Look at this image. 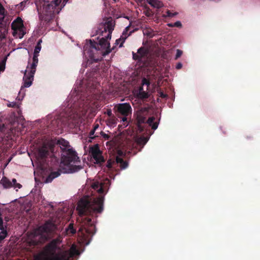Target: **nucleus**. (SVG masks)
Here are the masks:
<instances>
[{
  "label": "nucleus",
  "instance_id": "1",
  "mask_svg": "<svg viewBox=\"0 0 260 260\" xmlns=\"http://www.w3.org/2000/svg\"><path fill=\"white\" fill-rule=\"evenodd\" d=\"M111 34H108L106 38L98 37V41L89 40L87 41L84 46V52L88 56L89 58L94 62L101 61L103 57L109 54L112 50L114 49L113 47L110 48V43L108 39L111 38Z\"/></svg>",
  "mask_w": 260,
  "mask_h": 260
},
{
  "label": "nucleus",
  "instance_id": "2",
  "mask_svg": "<svg viewBox=\"0 0 260 260\" xmlns=\"http://www.w3.org/2000/svg\"><path fill=\"white\" fill-rule=\"evenodd\" d=\"M57 145L58 149L60 148L61 152V162L68 167L67 172L73 173L82 169L81 166L76 165L80 162V158L70 143L63 138H59L57 140Z\"/></svg>",
  "mask_w": 260,
  "mask_h": 260
},
{
  "label": "nucleus",
  "instance_id": "3",
  "mask_svg": "<svg viewBox=\"0 0 260 260\" xmlns=\"http://www.w3.org/2000/svg\"><path fill=\"white\" fill-rule=\"evenodd\" d=\"M104 197L90 198L86 196L81 199L78 203L77 210L80 215L101 213L104 209Z\"/></svg>",
  "mask_w": 260,
  "mask_h": 260
},
{
  "label": "nucleus",
  "instance_id": "4",
  "mask_svg": "<svg viewBox=\"0 0 260 260\" xmlns=\"http://www.w3.org/2000/svg\"><path fill=\"white\" fill-rule=\"evenodd\" d=\"M56 244L51 242L46 246L45 250L49 256L45 257L43 260H70L75 255L79 254V251L75 245H72L69 250H65L56 253Z\"/></svg>",
  "mask_w": 260,
  "mask_h": 260
},
{
  "label": "nucleus",
  "instance_id": "5",
  "mask_svg": "<svg viewBox=\"0 0 260 260\" xmlns=\"http://www.w3.org/2000/svg\"><path fill=\"white\" fill-rule=\"evenodd\" d=\"M58 151L57 140L44 142L39 148L38 151V159L41 164L44 163L46 158L51 154H54Z\"/></svg>",
  "mask_w": 260,
  "mask_h": 260
},
{
  "label": "nucleus",
  "instance_id": "6",
  "mask_svg": "<svg viewBox=\"0 0 260 260\" xmlns=\"http://www.w3.org/2000/svg\"><path fill=\"white\" fill-rule=\"evenodd\" d=\"M56 229L57 225L52 220H48L46 221L43 225L38 228V230L40 235L35 236V240L32 241L33 244L37 245L39 243H41L42 241L40 240V238L45 236L46 238L47 236L48 237L53 234Z\"/></svg>",
  "mask_w": 260,
  "mask_h": 260
},
{
  "label": "nucleus",
  "instance_id": "7",
  "mask_svg": "<svg viewBox=\"0 0 260 260\" xmlns=\"http://www.w3.org/2000/svg\"><path fill=\"white\" fill-rule=\"evenodd\" d=\"M116 116L121 119L123 122H127L128 117L132 114V108L129 103H124L116 104L113 108Z\"/></svg>",
  "mask_w": 260,
  "mask_h": 260
},
{
  "label": "nucleus",
  "instance_id": "8",
  "mask_svg": "<svg viewBox=\"0 0 260 260\" xmlns=\"http://www.w3.org/2000/svg\"><path fill=\"white\" fill-rule=\"evenodd\" d=\"M137 119L138 127L141 131H143V127L142 126L141 124L145 123H147L154 130L156 129L158 127V123L157 122H154L155 120L154 116L150 117L147 119L146 117L140 114L138 115Z\"/></svg>",
  "mask_w": 260,
  "mask_h": 260
},
{
  "label": "nucleus",
  "instance_id": "9",
  "mask_svg": "<svg viewBox=\"0 0 260 260\" xmlns=\"http://www.w3.org/2000/svg\"><path fill=\"white\" fill-rule=\"evenodd\" d=\"M120 165L121 169H125L128 167V162L124 161L122 158L117 156L110 158L107 161L106 167L109 170H112L115 169V165Z\"/></svg>",
  "mask_w": 260,
  "mask_h": 260
},
{
  "label": "nucleus",
  "instance_id": "10",
  "mask_svg": "<svg viewBox=\"0 0 260 260\" xmlns=\"http://www.w3.org/2000/svg\"><path fill=\"white\" fill-rule=\"evenodd\" d=\"M30 65V72L27 74V70L24 72L23 85L22 86L21 90L22 88L28 87L32 84V82L34 80V75L36 71L37 67L33 68L31 64Z\"/></svg>",
  "mask_w": 260,
  "mask_h": 260
},
{
  "label": "nucleus",
  "instance_id": "11",
  "mask_svg": "<svg viewBox=\"0 0 260 260\" xmlns=\"http://www.w3.org/2000/svg\"><path fill=\"white\" fill-rule=\"evenodd\" d=\"M114 26L115 22L111 18L108 19L99 25L96 32H112Z\"/></svg>",
  "mask_w": 260,
  "mask_h": 260
},
{
  "label": "nucleus",
  "instance_id": "12",
  "mask_svg": "<svg viewBox=\"0 0 260 260\" xmlns=\"http://www.w3.org/2000/svg\"><path fill=\"white\" fill-rule=\"evenodd\" d=\"M87 223L88 226L80 228L78 231V233H80L83 237H86L90 235H93L95 233L94 229L95 226L92 223H91V218H87Z\"/></svg>",
  "mask_w": 260,
  "mask_h": 260
},
{
  "label": "nucleus",
  "instance_id": "13",
  "mask_svg": "<svg viewBox=\"0 0 260 260\" xmlns=\"http://www.w3.org/2000/svg\"><path fill=\"white\" fill-rule=\"evenodd\" d=\"M89 153L91 154L93 158L95 160L96 164H101L105 161L104 158L102 155L101 151L98 144L90 148Z\"/></svg>",
  "mask_w": 260,
  "mask_h": 260
},
{
  "label": "nucleus",
  "instance_id": "14",
  "mask_svg": "<svg viewBox=\"0 0 260 260\" xmlns=\"http://www.w3.org/2000/svg\"><path fill=\"white\" fill-rule=\"evenodd\" d=\"M69 0H63L62 2V6L59 7L61 0H54L51 4L48 5L47 9L51 13L53 14H58L61 11V9L65 6Z\"/></svg>",
  "mask_w": 260,
  "mask_h": 260
},
{
  "label": "nucleus",
  "instance_id": "15",
  "mask_svg": "<svg viewBox=\"0 0 260 260\" xmlns=\"http://www.w3.org/2000/svg\"><path fill=\"white\" fill-rule=\"evenodd\" d=\"M12 28L14 31H18L19 32H26L23 22L21 18L18 17L14 20L11 24Z\"/></svg>",
  "mask_w": 260,
  "mask_h": 260
},
{
  "label": "nucleus",
  "instance_id": "16",
  "mask_svg": "<svg viewBox=\"0 0 260 260\" xmlns=\"http://www.w3.org/2000/svg\"><path fill=\"white\" fill-rule=\"evenodd\" d=\"M41 49V45H39V44H37L35 47L34 55L32 57V62L31 63L28 61V66H27V70L29 69V64H31V66L34 68L35 67H37L38 63V56L39 55V52Z\"/></svg>",
  "mask_w": 260,
  "mask_h": 260
},
{
  "label": "nucleus",
  "instance_id": "17",
  "mask_svg": "<svg viewBox=\"0 0 260 260\" xmlns=\"http://www.w3.org/2000/svg\"><path fill=\"white\" fill-rule=\"evenodd\" d=\"M137 96L139 99L144 100L148 99L149 96V94L148 92L144 91L143 87L141 86L139 87V89L137 91Z\"/></svg>",
  "mask_w": 260,
  "mask_h": 260
},
{
  "label": "nucleus",
  "instance_id": "18",
  "mask_svg": "<svg viewBox=\"0 0 260 260\" xmlns=\"http://www.w3.org/2000/svg\"><path fill=\"white\" fill-rule=\"evenodd\" d=\"M12 182L6 177L4 176L0 180V184L4 189H8L12 187Z\"/></svg>",
  "mask_w": 260,
  "mask_h": 260
},
{
  "label": "nucleus",
  "instance_id": "19",
  "mask_svg": "<svg viewBox=\"0 0 260 260\" xmlns=\"http://www.w3.org/2000/svg\"><path fill=\"white\" fill-rule=\"evenodd\" d=\"M147 2L152 7L159 9L164 6L163 3L159 0H146Z\"/></svg>",
  "mask_w": 260,
  "mask_h": 260
},
{
  "label": "nucleus",
  "instance_id": "20",
  "mask_svg": "<svg viewBox=\"0 0 260 260\" xmlns=\"http://www.w3.org/2000/svg\"><path fill=\"white\" fill-rule=\"evenodd\" d=\"M92 187L94 190H96L99 193H103L104 191L103 188V184L102 183H99L98 182H94L92 184Z\"/></svg>",
  "mask_w": 260,
  "mask_h": 260
},
{
  "label": "nucleus",
  "instance_id": "21",
  "mask_svg": "<svg viewBox=\"0 0 260 260\" xmlns=\"http://www.w3.org/2000/svg\"><path fill=\"white\" fill-rule=\"evenodd\" d=\"M60 175L58 171L51 172L46 178L45 182L46 183L51 182L54 178L57 177Z\"/></svg>",
  "mask_w": 260,
  "mask_h": 260
},
{
  "label": "nucleus",
  "instance_id": "22",
  "mask_svg": "<svg viewBox=\"0 0 260 260\" xmlns=\"http://www.w3.org/2000/svg\"><path fill=\"white\" fill-rule=\"evenodd\" d=\"M67 235H73L76 233V229L74 227V223H70L68 228L66 229Z\"/></svg>",
  "mask_w": 260,
  "mask_h": 260
},
{
  "label": "nucleus",
  "instance_id": "23",
  "mask_svg": "<svg viewBox=\"0 0 260 260\" xmlns=\"http://www.w3.org/2000/svg\"><path fill=\"white\" fill-rule=\"evenodd\" d=\"M123 35H125L124 37H121L118 39L116 40L115 44L118 45L119 44V47H121L123 43L124 42L127 37L129 36L132 34H122Z\"/></svg>",
  "mask_w": 260,
  "mask_h": 260
},
{
  "label": "nucleus",
  "instance_id": "24",
  "mask_svg": "<svg viewBox=\"0 0 260 260\" xmlns=\"http://www.w3.org/2000/svg\"><path fill=\"white\" fill-rule=\"evenodd\" d=\"M106 121L107 124L110 126L115 125L117 123V119L115 115L110 117H108Z\"/></svg>",
  "mask_w": 260,
  "mask_h": 260
},
{
  "label": "nucleus",
  "instance_id": "25",
  "mask_svg": "<svg viewBox=\"0 0 260 260\" xmlns=\"http://www.w3.org/2000/svg\"><path fill=\"white\" fill-rule=\"evenodd\" d=\"M137 53L139 54L142 58H143L147 55L148 51L145 48L141 47L138 50Z\"/></svg>",
  "mask_w": 260,
  "mask_h": 260
},
{
  "label": "nucleus",
  "instance_id": "26",
  "mask_svg": "<svg viewBox=\"0 0 260 260\" xmlns=\"http://www.w3.org/2000/svg\"><path fill=\"white\" fill-rule=\"evenodd\" d=\"M148 139L145 137H140L139 138L137 141V143L139 146H142L143 147L147 142Z\"/></svg>",
  "mask_w": 260,
  "mask_h": 260
},
{
  "label": "nucleus",
  "instance_id": "27",
  "mask_svg": "<svg viewBox=\"0 0 260 260\" xmlns=\"http://www.w3.org/2000/svg\"><path fill=\"white\" fill-rule=\"evenodd\" d=\"M8 233L4 229L0 232V243L7 236Z\"/></svg>",
  "mask_w": 260,
  "mask_h": 260
},
{
  "label": "nucleus",
  "instance_id": "28",
  "mask_svg": "<svg viewBox=\"0 0 260 260\" xmlns=\"http://www.w3.org/2000/svg\"><path fill=\"white\" fill-rule=\"evenodd\" d=\"M11 182H12V187H13L14 188H18L20 189L22 187L21 184L17 182V180L15 178L12 179Z\"/></svg>",
  "mask_w": 260,
  "mask_h": 260
},
{
  "label": "nucleus",
  "instance_id": "29",
  "mask_svg": "<svg viewBox=\"0 0 260 260\" xmlns=\"http://www.w3.org/2000/svg\"><path fill=\"white\" fill-rule=\"evenodd\" d=\"M5 17V9L0 3V21L3 20Z\"/></svg>",
  "mask_w": 260,
  "mask_h": 260
},
{
  "label": "nucleus",
  "instance_id": "30",
  "mask_svg": "<svg viewBox=\"0 0 260 260\" xmlns=\"http://www.w3.org/2000/svg\"><path fill=\"white\" fill-rule=\"evenodd\" d=\"M133 57L135 60H141L142 59V57L140 56V54L138 53H135L133 52Z\"/></svg>",
  "mask_w": 260,
  "mask_h": 260
},
{
  "label": "nucleus",
  "instance_id": "31",
  "mask_svg": "<svg viewBox=\"0 0 260 260\" xmlns=\"http://www.w3.org/2000/svg\"><path fill=\"white\" fill-rule=\"evenodd\" d=\"M95 131L93 129H91L90 131V132H89V138L90 139H94L95 137H98V135H96V134L95 135H94V133H95Z\"/></svg>",
  "mask_w": 260,
  "mask_h": 260
},
{
  "label": "nucleus",
  "instance_id": "32",
  "mask_svg": "<svg viewBox=\"0 0 260 260\" xmlns=\"http://www.w3.org/2000/svg\"><path fill=\"white\" fill-rule=\"evenodd\" d=\"M142 86H143L144 85H147V86H148L150 85V82H149V81L148 79H146V78H144L142 79Z\"/></svg>",
  "mask_w": 260,
  "mask_h": 260
},
{
  "label": "nucleus",
  "instance_id": "33",
  "mask_svg": "<svg viewBox=\"0 0 260 260\" xmlns=\"http://www.w3.org/2000/svg\"><path fill=\"white\" fill-rule=\"evenodd\" d=\"M8 107L12 108H18V105L16 102H11L8 104Z\"/></svg>",
  "mask_w": 260,
  "mask_h": 260
},
{
  "label": "nucleus",
  "instance_id": "34",
  "mask_svg": "<svg viewBox=\"0 0 260 260\" xmlns=\"http://www.w3.org/2000/svg\"><path fill=\"white\" fill-rule=\"evenodd\" d=\"M105 113L108 115V117H110L111 116H114V115L112 112L111 109H107V111H106V112H105Z\"/></svg>",
  "mask_w": 260,
  "mask_h": 260
},
{
  "label": "nucleus",
  "instance_id": "35",
  "mask_svg": "<svg viewBox=\"0 0 260 260\" xmlns=\"http://www.w3.org/2000/svg\"><path fill=\"white\" fill-rule=\"evenodd\" d=\"M182 51H181L179 49H177L176 56H175V59H177V58L180 57L182 55Z\"/></svg>",
  "mask_w": 260,
  "mask_h": 260
},
{
  "label": "nucleus",
  "instance_id": "36",
  "mask_svg": "<svg viewBox=\"0 0 260 260\" xmlns=\"http://www.w3.org/2000/svg\"><path fill=\"white\" fill-rule=\"evenodd\" d=\"M158 92L159 94V96L161 97L162 99L166 98L168 96L167 94L164 93L163 92V91H162L160 90L159 91H158Z\"/></svg>",
  "mask_w": 260,
  "mask_h": 260
},
{
  "label": "nucleus",
  "instance_id": "37",
  "mask_svg": "<svg viewBox=\"0 0 260 260\" xmlns=\"http://www.w3.org/2000/svg\"><path fill=\"white\" fill-rule=\"evenodd\" d=\"M6 38V34H0V43H2V41L4 40H5Z\"/></svg>",
  "mask_w": 260,
  "mask_h": 260
},
{
  "label": "nucleus",
  "instance_id": "38",
  "mask_svg": "<svg viewBox=\"0 0 260 260\" xmlns=\"http://www.w3.org/2000/svg\"><path fill=\"white\" fill-rule=\"evenodd\" d=\"M167 13V16L168 17H172L177 14V13H173L171 12L170 11H168Z\"/></svg>",
  "mask_w": 260,
  "mask_h": 260
},
{
  "label": "nucleus",
  "instance_id": "39",
  "mask_svg": "<svg viewBox=\"0 0 260 260\" xmlns=\"http://www.w3.org/2000/svg\"><path fill=\"white\" fill-rule=\"evenodd\" d=\"M173 26L175 27H181L182 26V24L180 21H178L173 23Z\"/></svg>",
  "mask_w": 260,
  "mask_h": 260
},
{
  "label": "nucleus",
  "instance_id": "40",
  "mask_svg": "<svg viewBox=\"0 0 260 260\" xmlns=\"http://www.w3.org/2000/svg\"><path fill=\"white\" fill-rule=\"evenodd\" d=\"M4 227L3 225V220L2 217V216H0V230H4Z\"/></svg>",
  "mask_w": 260,
  "mask_h": 260
},
{
  "label": "nucleus",
  "instance_id": "41",
  "mask_svg": "<svg viewBox=\"0 0 260 260\" xmlns=\"http://www.w3.org/2000/svg\"><path fill=\"white\" fill-rule=\"evenodd\" d=\"M101 134L102 135V136L105 139H109V136L106 134H105L104 132H100Z\"/></svg>",
  "mask_w": 260,
  "mask_h": 260
},
{
  "label": "nucleus",
  "instance_id": "42",
  "mask_svg": "<svg viewBox=\"0 0 260 260\" xmlns=\"http://www.w3.org/2000/svg\"><path fill=\"white\" fill-rule=\"evenodd\" d=\"M25 34H15V33H14L13 34V36L14 37H17L18 36V35H19V37L20 38H21L23 37V36L25 35Z\"/></svg>",
  "mask_w": 260,
  "mask_h": 260
},
{
  "label": "nucleus",
  "instance_id": "43",
  "mask_svg": "<svg viewBox=\"0 0 260 260\" xmlns=\"http://www.w3.org/2000/svg\"><path fill=\"white\" fill-rule=\"evenodd\" d=\"M182 67V64L181 62H178L176 66V68L178 70L181 69Z\"/></svg>",
  "mask_w": 260,
  "mask_h": 260
},
{
  "label": "nucleus",
  "instance_id": "44",
  "mask_svg": "<svg viewBox=\"0 0 260 260\" xmlns=\"http://www.w3.org/2000/svg\"><path fill=\"white\" fill-rule=\"evenodd\" d=\"M4 69H5V67L2 64H0V72L4 71Z\"/></svg>",
  "mask_w": 260,
  "mask_h": 260
},
{
  "label": "nucleus",
  "instance_id": "45",
  "mask_svg": "<svg viewBox=\"0 0 260 260\" xmlns=\"http://www.w3.org/2000/svg\"><path fill=\"white\" fill-rule=\"evenodd\" d=\"M78 123V120L76 119V120H74V122H73L74 126H76Z\"/></svg>",
  "mask_w": 260,
  "mask_h": 260
},
{
  "label": "nucleus",
  "instance_id": "46",
  "mask_svg": "<svg viewBox=\"0 0 260 260\" xmlns=\"http://www.w3.org/2000/svg\"><path fill=\"white\" fill-rule=\"evenodd\" d=\"M99 127V125L98 124H96L94 125L93 129L95 131H96V129H98Z\"/></svg>",
  "mask_w": 260,
  "mask_h": 260
},
{
  "label": "nucleus",
  "instance_id": "47",
  "mask_svg": "<svg viewBox=\"0 0 260 260\" xmlns=\"http://www.w3.org/2000/svg\"><path fill=\"white\" fill-rule=\"evenodd\" d=\"M146 34L147 35V36L149 38H152L153 36V34L148 33V34Z\"/></svg>",
  "mask_w": 260,
  "mask_h": 260
},
{
  "label": "nucleus",
  "instance_id": "48",
  "mask_svg": "<svg viewBox=\"0 0 260 260\" xmlns=\"http://www.w3.org/2000/svg\"><path fill=\"white\" fill-rule=\"evenodd\" d=\"M42 42V41L41 39H40L38 43H37V44H39V45H41V43Z\"/></svg>",
  "mask_w": 260,
  "mask_h": 260
},
{
  "label": "nucleus",
  "instance_id": "49",
  "mask_svg": "<svg viewBox=\"0 0 260 260\" xmlns=\"http://www.w3.org/2000/svg\"><path fill=\"white\" fill-rule=\"evenodd\" d=\"M168 25L169 26L174 27V26H173V23H169Z\"/></svg>",
  "mask_w": 260,
  "mask_h": 260
},
{
  "label": "nucleus",
  "instance_id": "50",
  "mask_svg": "<svg viewBox=\"0 0 260 260\" xmlns=\"http://www.w3.org/2000/svg\"><path fill=\"white\" fill-rule=\"evenodd\" d=\"M26 3V2H21V3H20V4H21V5H22L24 3Z\"/></svg>",
  "mask_w": 260,
  "mask_h": 260
},
{
  "label": "nucleus",
  "instance_id": "51",
  "mask_svg": "<svg viewBox=\"0 0 260 260\" xmlns=\"http://www.w3.org/2000/svg\"><path fill=\"white\" fill-rule=\"evenodd\" d=\"M122 153V152H121V151H119L118 154H119V155H121Z\"/></svg>",
  "mask_w": 260,
  "mask_h": 260
},
{
  "label": "nucleus",
  "instance_id": "52",
  "mask_svg": "<svg viewBox=\"0 0 260 260\" xmlns=\"http://www.w3.org/2000/svg\"><path fill=\"white\" fill-rule=\"evenodd\" d=\"M114 2H116V0H113Z\"/></svg>",
  "mask_w": 260,
  "mask_h": 260
}]
</instances>
